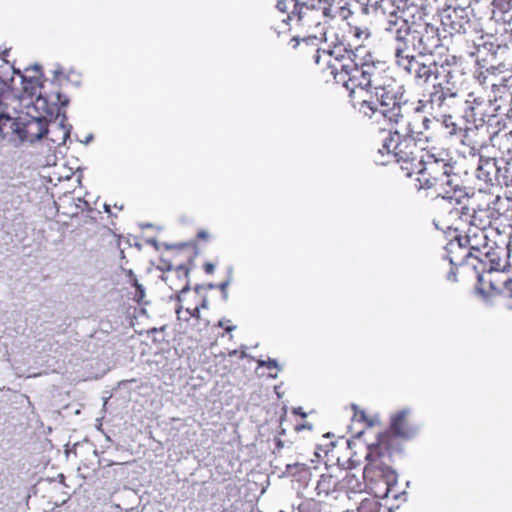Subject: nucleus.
I'll return each instance as SVG.
<instances>
[{"mask_svg": "<svg viewBox=\"0 0 512 512\" xmlns=\"http://www.w3.org/2000/svg\"><path fill=\"white\" fill-rule=\"evenodd\" d=\"M352 56V52L344 50L341 57L336 56L333 62L329 60L330 74L350 91L351 96L358 93L363 99L366 98L364 94L368 96L375 85L382 84L385 71L369 63L359 66Z\"/></svg>", "mask_w": 512, "mask_h": 512, "instance_id": "obj_1", "label": "nucleus"}, {"mask_svg": "<svg viewBox=\"0 0 512 512\" xmlns=\"http://www.w3.org/2000/svg\"><path fill=\"white\" fill-rule=\"evenodd\" d=\"M359 110L370 118L383 117L394 124L402 121V107L395 91V81L385 73L382 84L375 85L368 97L362 99Z\"/></svg>", "mask_w": 512, "mask_h": 512, "instance_id": "obj_2", "label": "nucleus"}, {"mask_svg": "<svg viewBox=\"0 0 512 512\" xmlns=\"http://www.w3.org/2000/svg\"><path fill=\"white\" fill-rule=\"evenodd\" d=\"M382 146L378 149V154L383 157L379 162L382 165L391 162L401 163V168L407 171V176H411L415 171V163L419 161L416 156L418 148L415 140L411 136H401L398 130L392 128L386 131L382 130Z\"/></svg>", "mask_w": 512, "mask_h": 512, "instance_id": "obj_3", "label": "nucleus"}, {"mask_svg": "<svg viewBox=\"0 0 512 512\" xmlns=\"http://www.w3.org/2000/svg\"><path fill=\"white\" fill-rule=\"evenodd\" d=\"M294 9L291 14L282 18L284 26L293 21L296 26L305 28L307 32L317 29L323 31L322 22L331 17L329 0H293Z\"/></svg>", "mask_w": 512, "mask_h": 512, "instance_id": "obj_4", "label": "nucleus"}, {"mask_svg": "<svg viewBox=\"0 0 512 512\" xmlns=\"http://www.w3.org/2000/svg\"><path fill=\"white\" fill-rule=\"evenodd\" d=\"M407 41L397 36L395 44V58L397 65L412 75L418 84H425L433 77L437 79L438 65L431 58L424 55L417 57L408 53Z\"/></svg>", "mask_w": 512, "mask_h": 512, "instance_id": "obj_5", "label": "nucleus"}, {"mask_svg": "<svg viewBox=\"0 0 512 512\" xmlns=\"http://www.w3.org/2000/svg\"><path fill=\"white\" fill-rule=\"evenodd\" d=\"M35 71V75L27 76L22 75L23 93L30 98L36 96L34 106L38 110H42L45 114L53 115L55 112L59 115L60 107H66L68 105V98L62 95L60 92H54L49 95H43L42 85L37 75L40 66L35 65L32 68Z\"/></svg>", "mask_w": 512, "mask_h": 512, "instance_id": "obj_6", "label": "nucleus"}, {"mask_svg": "<svg viewBox=\"0 0 512 512\" xmlns=\"http://www.w3.org/2000/svg\"><path fill=\"white\" fill-rule=\"evenodd\" d=\"M447 172H452V166L443 159H438L432 154H425L415 163V171L417 181L420 188L437 187L440 180L445 178Z\"/></svg>", "mask_w": 512, "mask_h": 512, "instance_id": "obj_7", "label": "nucleus"}, {"mask_svg": "<svg viewBox=\"0 0 512 512\" xmlns=\"http://www.w3.org/2000/svg\"><path fill=\"white\" fill-rule=\"evenodd\" d=\"M17 136L21 141L34 142L41 139L47 132V121L44 116H19Z\"/></svg>", "mask_w": 512, "mask_h": 512, "instance_id": "obj_8", "label": "nucleus"}, {"mask_svg": "<svg viewBox=\"0 0 512 512\" xmlns=\"http://www.w3.org/2000/svg\"><path fill=\"white\" fill-rule=\"evenodd\" d=\"M65 119V115H63L61 122L52 124L45 134L55 146L64 145L70 136L71 126L64 123Z\"/></svg>", "mask_w": 512, "mask_h": 512, "instance_id": "obj_9", "label": "nucleus"}, {"mask_svg": "<svg viewBox=\"0 0 512 512\" xmlns=\"http://www.w3.org/2000/svg\"><path fill=\"white\" fill-rule=\"evenodd\" d=\"M410 411L408 409L401 410L392 417L391 429L393 433L401 437H410L413 435L414 430L411 429L406 423V418Z\"/></svg>", "mask_w": 512, "mask_h": 512, "instance_id": "obj_10", "label": "nucleus"}, {"mask_svg": "<svg viewBox=\"0 0 512 512\" xmlns=\"http://www.w3.org/2000/svg\"><path fill=\"white\" fill-rule=\"evenodd\" d=\"M19 123V117L15 118L4 109L0 111V138H6L9 135L18 134L19 129L16 128Z\"/></svg>", "mask_w": 512, "mask_h": 512, "instance_id": "obj_11", "label": "nucleus"}, {"mask_svg": "<svg viewBox=\"0 0 512 512\" xmlns=\"http://www.w3.org/2000/svg\"><path fill=\"white\" fill-rule=\"evenodd\" d=\"M339 481L331 474H322L317 481L315 490L319 497H328L337 491Z\"/></svg>", "mask_w": 512, "mask_h": 512, "instance_id": "obj_12", "label": "nucleus"}, {"mask_svg": "<svg viewBox=\"0 0 512 512\" xmlns=\"http://www.w3.org/2000/svg\"><path fill=\"white\" fill-rule=\"evenodd\" d=\"M445 178H442L436 188L438 195H441L443 198L451 199L452 191H456L457 184L455 181L457 180V177L455 175H451V172H447L445 174Z\"/></svg>", "mask_w": 512, "mask_h": 512, "instance_id": "obj_13", "label": "nucleus"}, {"mask_svg": "<svg viewBox=\"0 0 512 512\" xmlns=\"http://www.w3.org/2000/svg\"><path fill=\"white\" fill-rule=\"evenodd\" d=\"M176 314L178 319L183 321H189L190 318L199 319V305H188L184 308L182 304H179L176 308Z\"/></svg>", "mask_w": 512, "mask_h": 512, "instance_id": "obj_14", "label": "nucleus"}, {"mask_svg": "<svg viewBox=\"0 0 512 512\" xmlns=\"http://www.w3.org/2000/svg\"><path fill=\"white\" fill-rule=\"evenodd\" d=\"M343 53H344V49H342L341 47H338V48H336L333 51H322V52H320L319 50H317L315 55H314V61H315L316 64L319 65L321 59H323L324 62L329 66V60H331L333 62L334 58L336 56L341 57V55H343Z\"/></svg>", "mask_w": 512, "mask_h": 512, "instance_id": "obj_15", "label": "nucleus"}, {"mask_svg": "<svg viewBox=\"0 0 512 512\" xmlns=\"http://www.w3.org/2000/svg\"><path fill=\"white\" fill-rule=\"evenodd\" d=\"M9 100H14V98L9 91L7 83L0 78V108L4 107V109H7Z\"/></svg>", "mask_w": 512, "mask_h": 512, "instance_id": "obj_16", "label": "nucleus"}, {"mask_svg": "<svg viewBox=\"0 0 512 512\" xmlns=\"http://www.w3.org/2000/svg\"><path fill=\"white\" fill-rule=\"evenodd\" d=\"M257 365L258 369L266 368L268 370V377L270 378H276L280 370L277 362L274 360L264 361L258 359Z\"/></svg>", "mask_w": 512, "mask_h": 512, "instance_id": "obj_17", "label": "nucleus"}, {"mask_svg": "<svg viewBox=\"0 0 512 512\" xmlns=\"http://www.w3.org/2000/svg\"><path fill=\"white\" fill-rule=\"evenodd\" d=\"M129 276L131 278L132 285L135 287V299L138 302H141L145 296V288L138 282L136 276L131 270L129 271Z\"/></svg>", "mask_w": 512, "mask_h": 512, "instance_id": "obj_18", "label": "nucleus"}, {"mask_svg": "<svg viewBox=\"0 0 512 512\" xmlns=\"http://www.w3.org/2000/svg\"><path fill=\"white\" fill-rule=\"evenodd\" d=\"M345 485L353 492H361L363 489V483L355 475H347Z\"/></svg>", "mask_w": 512, "mask_h": 512, "instance_id": "obj_19", "label": "nucleus"}, {"mask_svg": "<svg viewBox=\"0 0 512 512\" xmlns=\"http://www.w3.org/2000/svg\"><path fill=\"white\" fill-rule=\"evenodd\" d=\"M297 512H320V509L316 501L308 499L299 504Z\"/></svg>", "mask_w": 512, "mask_h": 512, "instance_id": "obj_20", "label": "nucleus"}, {"mask_svg": "<svg viewBox=\"0 0 512 512\" xmlns=\"http://www.w3.org/2000/svg\"><path fill=\"white\" fill-rule=\"evenodd\" d=\"M204 287L203 286H196L194 289L195 293V304L199 305V310L201 308L206 309L208 307V300L205 295H202L201 291Z\"/></svg>", "mask_w": 512, "mask_h": 512, "instance_id": "obj_21", "label": "nucleus"}, {"mask_svg": "<svg viewBox=\"0 0 512 512\" xmlns=\"http://www.w3.org/2000/svg\"><path fill=\"white\" fill-rule=\"evenodd\" d=\"M445 100V94L444 92L440 89V90H436L435 92H433L431 94V103L432 104H436L437 106H441L442 103L444 102Z\"/></svg>", "mask_w": 512, "mask_h": 512, "instance_id": "obj_22", "label": "nucleus"}, {"mask_svg": "<svg viewBox=\"0 0 512 512\" xmlns=\"http://www.w3.org/2000/svg\"><path fill=\"white\" fill-rule=\"evenodd\" d=\"M291 4L294 5L293 0H279L277 2L276 8L280 13L284 14V13H286L287 9L289 8V6Z\"/></svg>", "mask_w": 512, "mask_h": 512, "instance_id": "obj_23", "label": "nucleus"}, {"mask_svg": "<svg viewBox=\"0 0 512 512\" xmlns=\"http://www.w3.org/2000/svg\"><path fill=\"white\" fill-rule=\"evenodd\" d=\"M217 325L223 328L227 333H230L236 329V326L232 325L231 320L229 319H221Z\"/></svg>", "mask_w": 512, "mask_h": 512, "instance_id": "obj_24", "label": "nucleus"}, {"mask_svg": "<svg viewBox=\"0 0 512 512\" xmlns=\"http://www.w3.org/2000/svg\"><path fill=\"white\" fill-rule=\"evenodd\" d=\"M230 284V280H226L222 283H220L217 287L221 290L222 294H223V298L226 300L227 297H228V294H227V288Z\"/></svg>", "mask_w": 512, "mask_h": 512, "instance_id": "obj_25", "label": "nucleus"}, {"mask_svg": "<svg viewBox=\"0 0 512 512\" xmlns=\"http://www.w3.org/2000/svg\"><path fill=\"white\" fill-rule=\"evenodd\" d=\"M504 292L512 297V279L505 282Z\"/></svg>", "mask_w": 512, "mask_h": 512, "instance_id": "obj_26", "label": "nucleus"}, {"mask_svg": "<svg viewBox=\"0 0 512 512\" xmlns=\"http://www.w3.org/2000/svg\"><path fill=\"white\" fill-rule=\"evenodd\" d=\"M189 289H190V288H189V286H188V285H186V286H184V287L180 290L179 294H178V295H177V297H176L178 302H182V301H183V296H184V294H185L186 292H188V291H189Z\"/></svg>", "mask_w": 512, "mask_h": 512, "instance_id": "obj_27", "label": "nucleus"}, {"mask_svg": "<svg viewBox=\"0 0 512 512\" xmlns=\"http://www.w3.org/2000/svg\"><path fill=\"white\" fill-rule=\"evenodd\" d=\"M214 269H215V265H214V264H212V263H206V264L204 265V270H205V272H206V273H208V274L213 273V272H214Z\"/></svg>", "mask_w": 512, "mask_h": 512, "instance_id": "obj_28", "label": "nucleus"}, {"mask_svg": "<svg viewBox=\"0 0 512 512\" xmlns=\"http://www.w3.org/2000/svg\"><path fill=\"white\" fill-rule=\"evenodd\" d=\"M198 237L199 238H207L208 237V233L205 232V231H201L198 233Z\"/></svg>", "mask_w": 512, "mask_h": 512, "instance_id": "obj_29", "label": "nucleus"}, {"mask_svg": "<svg viewBox=\"0 0 512 512\" xmlns=\"http://www.w3.org/2000/svg\"><path fill=\"white\" fill-rule=\"evenodd\" d=\"M354 417H356V418H358V417H359V419H364V418H365V415H364V413H363V412H360L359 414H358V413H355Z\"/></svg>", "mask_w": 512, "mask_h": 512, "instance_id": "obj_30", "label": "nucleus"}, {"mask_svg": "<svg viewBox=\"0 0 512 512\" xmlns=\"http://www.w3.org/2000/svg\"><path fill=\"white\" fill-rule=\"evenodd\" d=\"M217 286H218V285H215V284L210 283V284H208V285L206 286V288H207V289H214V288H216Z\"/></svg>", "mask_w": 512, "mask_h": 512, "instance_id": "obj_31", "label": "nucleus"}, {"mask_svg": "<svg viewBox=\"0 0 512 512\" xmlns=\"http://www.w3.org/2000/svg\"><path fill=\"white\" fill-rule=\"evenodd\" d=\"M369 472H370V468L366 467V468L364 469V476H365V477H367V476H368V474H369Z\"/></svg>", "mask_w": 512, "mask_h": 512, "instance_id": "obj_32", "label": "nucleus"}, {"mask_svg": "<svg viewBox=\"0 0 512 512\" xmlns=\"http://www.w3.org/2000/svg\"><path fill=\"white\" fill-rule=\"evenodd\" d=\"M105 212L110 213V206L105 204L104 205Z\"/></svg>", "mask_w": 512, "mask_h": 512, "instance_id": "obj_33", "label": "nucleus"}, {"mask_svg": "<svg viewBox=\"0 0 512 512\" xmlns=\"http://www.w3.org/2000/svg\"><path fill=\"white\" fill-rule=\"evenodd\" d=\"M449 279H453V280H455V274H454L453 272H451V273L449 274Z\"/></svg>", "mask_w": 512, "mask_h": 512, "instance_id": "obj_34", "label": "nucleus"}, {"mask_svg": "<svg viewBox=\"0 0 512 512\" xmlns=\"http://www.w3.org/2000/svg\"><path fill=\"white\" fill-rule=\"evenodd\" d=\"M54 73H55V76H57L58 74H61V73H62V71H60V70L56 69V70L54 71Z\"/></svg>", "mask_w": 512, "mask_h": 512, "instance_id": "obj_35", "label": "nucleus"}, {"mask_svg": "<svg viewBox=\"0 0 512 512\" xmlns=\"http://www.w3.org/2000/svg\"><path fill=\"white\" fill-rule=\"evenodd\" d=\"M237 354V350H234L233 352H231V355H236Z\"/></svg>", "mask_w": 512, "mask_h": 512, "instance_id": "obj_36", "label": "nucleus"}, {"mask_svg": "<svg viewBox=\"0 0 512 512\" xmlns=\"http://www.w3.org/2000/svg\"><path fill=\"white\" fill-rule=\"evenodd\" d=\"M91 138H92V136L90 135V136L87 138V141H86V142L90 141V139H91Z\"/></svg>", "mask_w": 512, "mask_h": 512, "instance_id": "obj_37", "label": "nucleus"}, {"mask_svg": "<svg viewBox=\"0 0 512 512\" xmlns=\"http://www.w3.org/2000/svg\"><path fill=\"white\" fill-rule=\"evenodd\" d=\"M509 306L512 308V304H511V305H509Z\"/></svg>", "mask_w": 512, "mask_h": 512, "instance_id": "obj_38", "label": "nucleus"}]
</instances>
